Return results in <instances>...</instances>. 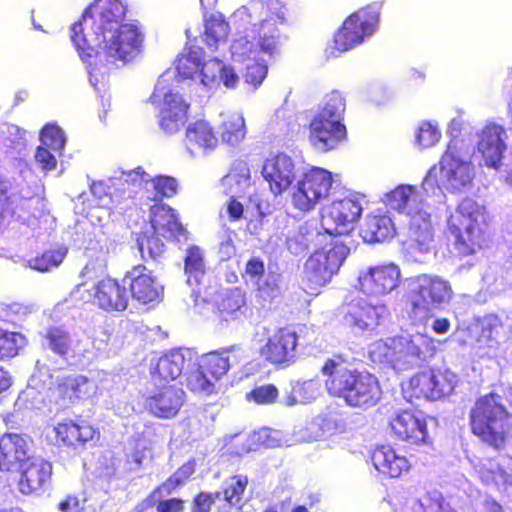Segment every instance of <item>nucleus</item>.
I'll list each match as a JSON object with an SVG mask.
<instances>
[{
	"mask_svg": "<svg viewBox=\"0 0 512 512\" xmlns=\"http://www.w3.org/2000/svg\"><path fill=\"white\" fill-rule=\"evenodd\" d=\"M504 334V323L496 314L484 317L480 337L485 339L488 347L498 348L499 338Z\"/></svg>",
	"mask_w": 512,
	"mask_h": 512,
	"instance_id": "nucleus-46",
	"label": "nucleus"
},
{
	"mask_svg": "<svg viewBox=\"0 0 512 512\" xmlns=\"http://www.w3.org/2000/svg\"><path fill=\"white\" fill-rule=\"evenodd\" d=\"M186 359L180 348L164 353L151 371L152 379L157 383L176 380L183 372Z\"/></svg>",
	"mask_w": 512,
	"mask_h": 512,
	"instance_id": "nucleus-32",
	"label": "nucleus"
},
{
	"mask_svg": "<svg viewBox=\"0 0 512 512\" xmlns=\"http://www.w3.org/2000/svg\"><path fill=\"white\" fill-rule=\"evenodd\" d=\"M380 6L368 4L351 13L334 34V48L345 52L370 37L379 24Z\"/></svg>",
	"mask_w": 512,
	"mask_h": 512,
	"instance_id": "nucleus-12",
	"label": "nucleus"
},
{
	"mask_svg": "<svg viewBox=\"0 0 512 512\" xmlns=\"http://www.w3.org/2000/svg\"><path fill=\"white\" fill-rule=\"evenodd\" d=\"M359 233L364 242L379 243L393 238L395 230L390 217L369 214L366 216Z\"/></svg>",
	"mask_w": 512,
	"mask_h": 512,
	"instance_id": "nucleus-33",
	"label": "nucleus"
},
{
	"mask_svg": "<svg viewBox=\"0 0 512 512\" xmlns=\"http://www.w3.org/2000/svg\"><path fill=\"white\" fill-rule=\"evenodd\" d=\"M36 205L39 206L37 209L39 210V214L36 215L34 213V218L38 220L39 225H48L51 226L55 222V218L51 215L49 204L46 198L41 195L37 197Z\"/></svg>",
	"mask_w": 512,
	"mask_h": 512,
	"instance_id": "nucleus-61",
	"label": "nucleus"
},
{
	"mask_svg": "<svg viewBox=\"0 0 512 512\" xmlns=\"http://www.w3.org/2000/svg\"><path fill=\"white\" fill-rule=\"evenodd\" d=\"M32 469V456L29 443L19 434H4L0 438V472L16 473L19 491L25 495L32 493L29 472Z\"/></svg>",
	"mask_w": 512,
	"mask_h": 512,
	"instance_id": "nucleus-11",
	"label": "nucleus"
},
{
	"mask_svg": "<svg viewBox=\"0 0 512 512\" xmlns=\"http://www.w3.org/2000/svg\"><path fill=\"white\" fill-rule=\"evenodd\" d=\"M348 248L344 244H334L328 250L315 251L305 262L302 275V288L316 296L326 286L343 264Z\"/></svg>",
	"mask_w": 512,
	"mask_h": 512,
	"instance_id": "nucleus-10",
	"label": "nucleus"
},
{
	"mask_svg": "<svg viewBox=\"0 0 512 512\" xmlns=\"http://www.w3.org/2000/svg\"><path fill=\"white\" fill-rule=\"evenodd\" d=\"M278 397L279 391L271 383L254 387L246 396L248 401L261 405L272 404Z\"/></svg>",
	"mask_w": 512,
	"mask_h": 512,
	"instance_id": "nucleus-54",
	"label": "nucleus"
},
{
	"mask_svg": "<svg viewBox=\"0 0 512 512\" xmlns=\"http://www.w3.org/2000/svg\"><path fill=\"white\" fill-rule=\"evenodd\" d=\"M189 104L178 94L169 92L164 95V106L160 111L159 125L167 134L178 132L187 120Z\"/></svg>",
	"mask_w": 512,
	"mask_h": 512,
	"instance_id": "nucleus-29",
	"label": "nucleus"
},
{
	"mask_svg": "<svg viewBox=\"0 0 512 512\" xmlns=\"http://www.w3.org/2000/svg\"><path fill=\"white\" fill-rule=\"evenodd\" d=\"M96 392V382L81 374H69L60 377L54 388L56 402L65 408L92 399Z\"/></svg>",
	"mask_w": 512,
	"mask_h": 512,
	"instance_id": "nucleus-19",
	"label": "nucleus"
},
{
	"mask_svg": "<svg viewBox=\"0 0 512 512\" xmlns=\"http://www.w3.org/2000/svg\"><path fill=\"white\" fill-rule=\"evenodd\" d=\"M123 282L128 285L132 299L140 304L159 302L163 297L162 285L143 264L135 265L126 271Z\"/></svg>",
	"mask_w": 512,
	"mask_h": 512,
	"instance_id": "nucleus-20",
	"label": "nucleus"
},
{
	"mask_svg": "<svg viewBox=\"0 0 512 512\" xmlns=\"http://www.w3.org/2000/svg\"><path fill=\"white\" fill-rule=\"evenodd\" d=\"M40 145L53 151H63L65 136L63 130L56 124H47L40 131Z\"/></svg>",
	"mask_w": 512,
	"mask_h": 512,
	"instance_id": "nucleus-49",
	"label": "nucleus"
},
{
	"mask_svg": "<svg viewBox=\"0 0 512 512\" xmlns=\"http://www.w3.org/2000/svg\"><path fill=\"white\" fill-rule=\"evenodd\" d=\"M149 222L154 233L165 240L178 239L185 233L175 211L166 204L156 203L150 207Z\"/></svg>",
	"mask_w": 512,
	"mask_h": 512,
	"instance_id": "nucleus-27",
	"label": "nucleus"
},
{
	"mask_svg": "<svg viewBox=\"0 0 512 512\" xmlns=\"http://www.w3.org/2000/svg\"><path fill=\"white\" fill-rule=\"evenodd\" d=\"M44 345L58 356L65 358L72 350L69 332L57 326L48 327L43 335Z\"/></svg>",
	"mask_w": 512,
	"mask_h": 512,
	"instance_id": "nucleus-40",
	"label": "nucleus"
},
{
	"mask_svg": "<svg viewBox=\"0 0 512 512\" xmlns=\"http://www.w3.org/2000/svg\"><path fill=\"white\" fill-rule=\"evenodd\" d=\"M362 210V205L356 197L336 199L323 209L322 226L329 235L348 234L360 219Z\"/></svg>",
	"mask_w": 512,
	"mask_h": 512,
	"instance_id": "nucleus-16",
	"label": "nucleus"
},
{
	"mask_svg": "<svg viewBox=\"0 0 512 512\" xmlns=\"http://www.w3.org/2000/svg\"><path fill=\"white\" fill-rule=\"evenodd\" d=\"M246 311L245 293L238 287L224 292L216 302V313L221 321L236 320Z\"/></svg>",
	"mask_w": 512,
	"mask_h": 512,
	"instance_id": "nucleus-34",
	"label": "nucleus"
},
{
	"mask_svg": "<svg viewBox=\"0 0 512 512\" xmlns=\"http://www.w3.org/2000/svg\"><path fill=\"white\" fill-rule=\"evenodd\" d=\"M184 395L181 387L175 384L164 385L147 398V406L155 416L171 418L179 412L183 405Z\"/></svg>",
	"mask_w": 512,
	"mask_h": 512,
	"instance_id": "nucleus-26",
	"label": "nucleus"
},
{
	"mask_svg": "<svg viewBox=\"0 0 512 512\" xmlns=\"http://www.w3.org/2000/svg\"><path fill=\"white\" fill-rule=\"evenodd\" d=\"M229 34V23L221 17L211 16L205 22L203 41L209 47H217L226 40Z\"/></svg>",
	"mask_w": 512,
	"mask_h": 512,
	"instance_id": "nucleus-45",
	"label": "nucleus"
},
{
	"mask_svg": "<svg viewBox=\"0 0 512 512\" xmlns=\"http://www.w3.org/2000/svg\"><path fill=\"white\" fill-rule=\"evenodd\" d=\"M464 142L450 139L438 164H434L423 180L426 190L440 189L450 193L460 192L469 187L475 177L474 165L461 155Z\"/></svg>",
	"mask_w": 512,
	"mask_h": 512,
	"instance_id": "nucleus-7",
	"label": "nucleus"
},
{
	"mask_svg": "<svg viewBox=\"0 0 512 512\" xmlns=\"http://www.w3.org/2000/svg\"><path fill=\"white\" fill-rule=\"evenodd\" d=\"M38 487L45 491L51 486L52 480V463L46 460H41L36 465Z\"/></svg>",
	"mask_w": 512,
	"mask_h": 512,
	"instance_id": "nucleus-60",
	"label": "nucleus"
},
{
	"mask_svg": "<svg viewBox=\"0 0 512 512\" xmlns=\"http://www.w3.org/2000/svg\"><path fill=\"white\" fill-rule=\"evenodd\" d=\"M333 183V177L330 171L312 167L303 174L297 182L292 193V204L295 209L306 213L322 199L328 197Z\"/></svg>",
	"mask_w": 512,
	"mask_h": 512,
	"instance_id": "nucleus-13",
	"label": "nucleus"
},
{
	"mask_svg": "<svg viewBox=\"0 0 512 512\" xmlns=\"http://www.w3.org/2000/svg\"><path fill=\"white\" fill-rule=\"evenodd\" d=\"M129 176L135 175L139 178L140 183H151L153 186V196L147 197V200L156 203L161 202L164 198H171L177 193L178 184L175 178L167 175H159L148 179V174L142 167H137L128 173Z\"/></svg>",
	"mask_w": 512,
	"mask_h": 512,
	"instance_id": "nucleus-35",
	"label": "nucleus"
},
{
	"mask_svg": "<svg viewBox=\"0 0 512 512\" xmlns=\"http://www.w3.org/2000/svg\"><path fill=\"white\" fill-rule=\"evenodd\" d=\"M320 372L328 395L343 400L348 407L368 409L381 399L382 389L377 377L356 369L341 354L325 359Z\"/></svg>",
	"mask_w": 512,
	"mask_h": 512,
	"instance_id": "nucleus-2",
	"label": "nucleus"
},
{
	"mask_svg": "<svg viewBox=\"0 0 512 512\" xmlns=\"http://www.w3.org/2000/svg\"><path fill=\"white\" fill-rule=\"evenodd\" d=\"M392 436L397 441L411 446H421L429 442L426 418L410 409L396 411L389 420Z\"/></svg>",
	"mask_w": 512,
	"mask_h": 512,
	"instance_id": "nucleus-17",
	"label": "nucleus"
},
{
	"mask_svg": "<svg viewBox=\"0 0 512 512\" xmlns=\"http://www.w3.org/2000/svg\"><path fill=\"white\" fill-rule=\"evenodd\" d=\"M218 138L212 127L204 120H197L189 124L185 132V144L188 150L195 148L213 149Z\"/></svg>",
	"mask_w": 512,
	"mask_h": 512,
	"instance_id": "nucleus-36",
	"label": "nucleus"
},
{
	"mask_svg": "<svg viewBox=\"0 0 512 512\" xmlns=\"http://www.w3.org/2000/svg\"><path fill=\"white\" fill-rule=\"evenodd\" d=\"M343 319L347 325L367 330L379 324L380 313L376 305L364 299H354L342 306Z\"/></svg>",
	"mask_w": 512,
	"mask_h": 512,
	"instance_id": "nucleus-28",
	"label": "nucleus"
},
{
	"mask_svg": "<svg viewBox=\"0 0 512 512\" xmlns=\"http://www.w3.org/2000/svg\"><path fill=\"white\" fill-rule=\"evenodd\" d=\"M16 338V333H8L0 330V360L17 355L19 346Z\"/></svg>",
	"mask_w": 512,
	"mask_h": 512,
	"instance_id": "nucleus-59",
	"label": "nucleus"
},
{
	"mask_svg": "<svg viewBox=\"0 0 512 512\" xmlns=\"http://www.w3.org/2000/svg\"><path fill=\"white\" fill-rule=\"evenodd\" d=\"M298 334L288 327L276 329L259 349L264 362L276 369H285L297 360Z\"/></svg>",
	"mask_w": 512,
	"mask_h": 512,
	"instance_id": "nucleus-15",
	"label": "nucleus"
},
{
	"mask_svg": "<svg viewBox=\"0 0 512 512\" xmlns=\"http://www.w3.org/2000/svg\"><path fill=\"white\" fill-rule=\"evenodd\" d=\"M88 292L86 301L107 312L124 311L128 307L126 287L117 279L110 276L99 280L93 287V293ZM81 299L85 297L81 295Z\"/></svg>",
	"mask_w": 512,
	"mask_h": 512,
	"instance_id": "nucleus-22",
	"label": "nucleus"
},
{
	"mask_svg": "<svg viewBox=\"0 0 512 512\" xmlns=\"http://www.w3.org/2000/svg\"><path fill=\"white\" fill-rule=\"evenodd\" d=\"M261 173L268 182L270 191L278 196L292 184L295 177V165L290 156L280 152L265 160Z\"/></svg>",
	"mask_w": 512,
	"mask_h": 512,
	"instance_id": "nucleus-24",
	"label": "nucleus"
},
{
	"mask_svg": "<svg viewBox=\"0 0 512 512\" xmlns=\"http://www.w3.org/2000/svg\"><path fill=\"white\" fill-rule=\"evenodd\" d=\"M385 202L399 213L410 214L418 203V192L412 185L401 184L386 194Z\"/></svg>",
	"mask_w": 512,
	"mask_h": 512,
	"instance_id": "nucleus-37",
	"label": "nucleus"
},
{
	"mask_svg": "<svg viewBox=\"0 0 512 512\" xmlns=\"http://www.w3.org/2000/svg\"><path fill=\"white\" fill-rule=\"evenodd\" d=\"M223 70V62L217 58H211L207 62L202 61L199 73L201 83L206 87H213L219 83V75Z\"/></svg>",
	"mask_w": 512,
	"mask_h": 512,
	"instance_id": "nucleus-53",
	"label": "nucleus"
},
{
	"mask_svg": "<svg viewBox=\"0 0 512 512\" xmlns=\"http://www.w3.org/2000/svg\"><path fill=\"white\" fill-rule=\"evenodd\" d=\"M504 134V129L499 125L486 126L482 130L477 147L484 166L494 169L500 168L507 148L503 139Z\"/></svg>",
	"mask_w": 512,
	"mask_h": 512,
	"instance_id": "nucleus-25",
	"label": "nucleus"
},
{
	"mask_svg": "<svg viewBox=\"0 0 512 512\" xmlns=\"http://www.w3.org/2000/svg\"><path fill=\"white\" fill-rule=\"evenodd\" d=\"M245 272L252 278H260L265 273V265L263 260L258 257L251 258L247 261Z\"/></svg>",
	"mask_w": 512,
	"mask_h": 512,
	"instance_id": "nucleus-62",
	"label": "nucleus"
},
{
	"mask_svg": "<svg viewBox=\"0 0 512 512\" xmlns=\"http://www.w3.org/2000/svg\"><path fill=\"white\" fill-rule=\"evenodd\" d=\"M236 16L251 26L252 41L260 52L269 56L279 53V26L287 24L288 20L285 0H249L237 10Z\"/></svg>",
	"mask_w": 512,
	"mask_h": 512,
	"instance_id": "nucleus-3",
	"label": "nucleus"
},
{
	"mask_svg": "<svg viewBox=\"0 0 512 512\" xmlns=\"http://www.w3.org/2000/svg\"><path fill=\"white\" fill-rule=\"evenodd\" d=\"M228 481L226 486L215 493L218 494V499L222 497V500L228 507H241L243 495L249 483L248 477L245 475H232Z\"/></svg>",
	"mask_w": 512,
	"mask_h": 512,
	"instance_id": "nucleus-39",
	"label": "nucleus"
},
{
	"mask_svg": "<svg viewBox=\"0 0 512 512\" xmlns=\"http://www.w3.org/2000/svg\"><path fill=\"white\" fill-rule=\"evenodd\" d=\"M226 210L231 220L237 221L243 217L244 206L236 197H230L227 201Z\"/></svg>",
	"mask_w": 512,
	"mask_h": 512,
	"instance_id": "nucleus-63",
	"label": "nucleus"
},
{
	"mask_svg": "<svg viewBox=\"0 0 512 512\" xmlns=\"http://www.w3.org/2000/svg\"><path fill=\"white\" fill-rule=\"evenodd\" d=\"M189 104L178 94L169 92L164 95V106L160 111L159 125L167 134L178 132L187 120Z\"/></svg>",
	"mask_w": 512,
	"mask_h": 512,
	"instance_id": "nucleus-30",
	"label": "nucleus"
},
{
	"mask_svg": "<svg viewBox=\"0 0 512 512\" xmlns=\"http://www.w3.org/2000/svg\"><path fill=\"white\" fill-rule=\"evenodd\" d=\"M204 52L200 47H189L185 53H181L175 62L177 75L182 79L193 78L199 73Z\"/></svg>",
	"mask_w": 512,
	"mask_h": 512,
	"instance_id": "nucleus-38",
	"label": "nucleus"
},
{
	"mask_svg": "<svg viewBox=\"0 0 512 512\" xmlns=\"http://www.w3.org/2000/svg\"><path fill=\"white\" fill-rule=\"evenodd\" d=\"M218 494L215 492L200 491L196 493L191 502V512H211Z\"/></svg>",
	"mask_w": 512,
	"mask_h": 512,
	"instance_id": "nucleus-58",
	"label": "nucleus"
},
{
	"mask_svg": "<svg viewBox=\"0 0 512 512\" xmlns=\"http://www.w3.org/2000/svg\"><path fill=\"white\" fill-rule=\"evenodd\" d=\"M238 75L231 66H226L223 63V70L219 75V81H222L227 88H235L238 83Z\"/></svg>",
	"mask_w": 512,
	"mask_h": 512,
	"instance_id": "nucleus-64",
	"label": "nucleus"
},
{
	"mask_svg": "<svg viewBox=\"0 0 512 512\" xmlns=\"http://www.w3.org/2000/svg\"><path fill=\"white\" fill-rule=\"evenodd\" d=\"M220 135L222 142L227 145H238L246 135L244 119L238 114L225 116L220 126Z\"/></svg>",
	"mask_w": 512,
	"mask_h": 512,
	"instance_id": "nucleus-41",
	"label": "nucleus"
},
{
	"mask_svg": "<svg viewBox=\"0 0 512 512\" xmlns=\"http://www.w3.org/2000/svg\"><path fill=\"white\" fill-rule=\"evenodd\" d=\"M435 352L434 341L426 334L416 333L409 337L396 336L386 340H377L371 344L368 355L376 365L406 371L415 367L419 361Z\"/></svg>",
	"mask_w": 512,
	"mask_h": 512,
	"instance_id": "nucleus-5",
	"label": "nucleus"
},
{
	"mask_svg": "<svg viewBox=\"0 0 512 512\" xmlns=\"http://www.w3.org/2000/svg\"><path fill=\"white\" fill-rule=\"evenodd\" d=\"M161 235L154 231L141 232L137 238V245L144 260H157L165 252V244Z\"/></svg>",
	"mask_w": 512,
	"mask_h": 512,
	"instance_id": "nucleus-42",
	"label": "nucleus"
},
{
	"mask_svg": "<svg viewBox=\"0 0 512 512\" xmlns=\"http://www.w3.org/2000/svg\"><path fill=\"white\" fill-rule=\"evenodd\" d=\"M441 138V132L430 121H423L416 133V142L423 148L435 145Z\"/></svg>",
	"mask_w": 512,
	"mask_h": 512,
	"instance_id": "nucleus-55",
	"label": "nucleus"
},
{
	"mask_svg": "<svg viewBox=\"0 0 512 512\" xmlns=\"http://www.w3.org/2000/svg\"><path fill=\"white\" fill-rule=\"evenodd\" d=\"M511 413L495 392L476 399L469 413L471 432L483 443L499 450L504 448L511 431Z\"/></svg>",
	"mask_w": 512,
	"mask_h": 512,
	"instance_id": "nucleus-6",
	"label": "nucleus"
},
{
	"mask_svg": "<svg viewBox=\"0 0 512 512\" xmlns=\"http://www.w3.org/2000/svg\"><path fill=\"white\" fill-rule=\"evenodd\" d=\"M55 443L59 448L84 451L96 447L100 441V430L81 416L65 418L53 428Z\"/></svg>",
	"mask_w": 512,
	"mask_h": 512,
	"instance_id": "nucleus-14",
	"label": "nucleus"
},
{
	"mask_svg": "<svg viewBox=\"0 0 512 512\" xmlns=\"http://www.w3.org/2000/svg\"><path fill=\"white\" fill-rule=\"evenodd\" d=\"M268 67L263 62L254 61L247 65L244 74V80L246 83L252 85L254 88L260 86L263 80L266 78Z\"/></svg>",
	"mask_w": 512,
	"mask_h": 512,
	"instance_id": "nucleus-56",
	"label": "nucleus"
},
{
	"mask_svg": "<svg viewBox=\"0 0 512 512\" xmlns=\"http://www.w3.org/2000/svg\"><path fill=\"white\" fill-rule=\"evenodd\" d=\"M434 386L432 385L431 369L414 374L408 384L410 397L433 401Z\"/></svg>",
	"mask_w": 512,
	"mask_h": 512,
	"instance_id": "nucleus-43",
	"label": "nucleus"
},
{
	"mask_svg": "<svg viewBox=\"0 0 512 512\" xmlns=\"http://www.w3.org/2000/svg\"><path fill=\"white\" fill-rule=\"evenodd\" d=\"M448 231L453 237V245L458 255H474L487 247L490 241L488 212L477 201L465 198L450 216Z\"/></svg>",
	"mask_w": 512,
	"mask_h": 512,
	"instance_id": "nucleus-4",
	"label": "nucleus"
},
{
	"mask_svg": "<svg viewBox=\"0 0 512 512\" xmlns=\"http://www.w3.org/2000/svg\"><path fill=\"white\" fill-rule=\"evenodd\" d=\"M187 388L194 393L212 394L215 390L214 379L204 373L198 364L197 369L187 377Z\"/></svg>",
	"mask_w": 512,
	"mask_h": 512,
	"instance_id": "nucleus-51",
	"label": "nucleus"
},
{
	"mask_svg": "<svg viewBox=\"0 0 512 512\" xmlns=\"http://www.w3.org/2000/svg\"><path fill=\"white\" fill-rule=\"evenodd\" d=\"M400 277V268L396 264L371 266L359 274L358 288L367 296H383L398 286Z\"/></svg>",
	"mask_w": 512,
	"mask_h": 512,
	"instance_id": "nucleus-18",
	"label": "nucleus"
},
{
	"mask_svg": "<svg viewBox=\"0 0 512 512\" xmlns=\"http://www.w3.org/2000/svg\"><path fill=\"white\" fill-rule=\"evenodd\" d=\"M415 512H455L448 504L441 492L437 490L428 491L421 496L417 503Z\"/></svg>",
	"mask_w": 512,
	"mask_h": 512,
	"instance_id": "nucleus-48",
	"label": "nucleus"
},
{
	"mask_svg": "<svg viewBox=\"0 0 512 512\" xmlns=\"http://www.w3.org/2000/svg\"><path fill=\"white\" fill-rule=\"evenodd\" d=\"M184 271L196 279L205 273V263L201 250L197 246H190L187 249L184 259Z\"/></svg>",
	"mask_w": 512,
	"mask_h": 512,
	"instance_id": "nucleus-52",
	"label": "nucleus"
},
{
	"mask_svg": "<svg viewBox=\"0 0 512 512\" xmlns=\"http://www.w3.org/2000/svg\"><path fill=\"white\" fill-rule=\"evenodd\" d=\"M126 6L120 0H95L70 27V39L82 61L100 58L107 63H127L143 49L145 35L138 24L125 22Z\"/></svg>",
	"mask_w": 512,
	"mask_h": 512,
	"instance_id": "nucleus-1",
	"label": "nucleus"
},
{
	"mask_svg": "<svg viewBox=\"0 0 512 512\" xmlns=\"http://www.w3.org/2000/svg\"><path fill=\"white\" fill-rule=\"evenodd\" d=\"M240 350L239 347L232 345L228 348L209 351L201 356L198 362L199 367L203 369L204 373L210 375L211 379L218 381L228 373L231 367V357L236 363L241 360V357L235 353Z\"/></svg>",
	"mask_w": 512,
	"mask_h": 512,
	"instance_id": "nucleus-31",
	"label": "nucleus"
},
{
	"mask_svg": "<svg viewBox=\"0 0 512 512\" xmlns=\"http://www.w3.org/2000/svg\"><path fill=\"white\" fill-rule=\"evenodd\" d=\"M346 103L342 94L338 91H332L327 95L323 107L315 114V116L328 119L341 121V116L345 111Z\"/></svg>",
	"mask_w": 512,
	"mask_h": 512,
	"instance_id": "nucleus-47",
	"label": "nucleus"
},
{
	"mask_svg": "<svg viewBox=\"0 0 512 512\" xmlns=\"http://www.w3.org/2000/svg\"><path fill=\"white\" fill-rule=\"evenodd\" d=\"M346 139L347 129L342 121L326 120L314 115L308 125V141L318 152L332 151Z\"/></svg>",
	"mask_w": 512,
	"mask_h": 512,
	"instance_id": "nucleus-21",
	"label": "nucleus"
},
{
	"mask_svg": "<svg viewBox=\"0 0 512 512\" xmlns=\"http://www.w3.org/2000/svg\"><path fill=\"white\" fill-rule=\"evenodd\" d=\"M65 256L66 251L60 248L46 250L34 258V270L50 272L63 262Z\"/></svg>",
	"mask_w": 512,
	"mask_h": 512,
	"instance_id": "nucleus-50",
	"label": "nucleus"
},
{
	"mask_svg": "<svg viewBox=\"0 0 512 512\" xmlns=\"http://www.w3.org/2000/svg\"><path fill=\"white\" fill-rule=\"evenodd\" d=\"M414 281L416 285L407 296L408 311L413 318L429 319L433 310L441 309L453 297L449 281L437 275L422 274Z\"/></svg>",
	"mask_w": 512,
	"mask_h": 512,
	"instance_id": "nucleus-9",
	"label": "nucleus"
},
{
	"mask_svg": "<svg viewBox=\"0 0 512 512\" xmlns=\"http://www.w3.org/2000/svg\"><path fill=\"white\" fill-rule=\"evenodd\" d=\"M62 151H53L52 149L38 146L34 158L39 164L41 169L45 172L54 170L57 166V156H60Z\"/></svg>",
	"mask_w": 512,
	"mask_h": 512,
	"instance_id": "nucleus-57",
	"label": "nucleus"
},
{
	"mask_svg": "<svg viewBox=\"0 0 512 512\" xmlns=\"http://www.w3.org/2000/svg\"><path fill=\"white\" fill-rule=\"evenodd\" d=\"M432 385L434 388L433 401L451 395L456 387L457 377L448 370L431 369Z\"/></svg>",
	"mask_w": 512,
	"mask_h": 512,
	"instance_id": "nucleus-44",
	"label": "nucleus"
},
{
	"mask_svg": "<svg viewBox=\"0 0 512 512\" xmlns=\"http://www.w3.org/2000/svg\"><path fill=\"white\" fill-rule=\"evenodd\" d=\"M195 471V459L192 458L184 462L151 490L145 499L136 506L137 512H144L150 508H154L156 512H185L186 500L171 495L181 490L192 479Z\"/></svg>",
	"mask_w": 512,
	"mask_h": 512,
	"instance_id": "nucleus-8",
	"label": "nucleus"
},
{
	"mask_svg": "<svg viewBox=\"0 0 512 512\" xmlns=\"http://www.w3.org/2000/svg\"><path fill=\"white\" fill-rule=\"evenodd\" d=\"M370 460L380 477L398 479L411 469L409 459L389 444L376 445L370 452Z\"/></svg>",
	"mask_w": 512,
	"mask_h": 512,
	"instance_id": "nucleus-23",
	"label": "nucleus"
}]
</instances>
